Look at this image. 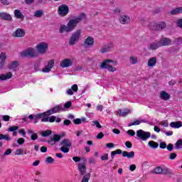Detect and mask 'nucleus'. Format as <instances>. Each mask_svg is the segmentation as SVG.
Returning a JSON list of instances; mask_svg holds the SVG:
<instances>
[{"instance_id":"f257e3e1","label":"nucleus","mask_w":182,"mask_h":182,"mask_svg":"<svg viewBox=\"0 0 182 182\" xmlns=\"http://www.w3.org/2000/svg\"><path fill=\"white\" fill-rule=\"evenodd\" d=\"M85 16L86 15L85 13H82L80 16L70 19L68 22L67 25H61L59 29L60 33H63V32H72V31H74L75 28L77 26V23H79L82 19H85Z\"/></svg>"},{"instance_id":"f03ea898","label":"nucleus","mask_w":182,"mask_h":182,"mask_svg":"<svg viewBox=\"0 0 182 182\" xmlns=\"http://www.w3.org/2000/svg\"><path fill=\"white\" fill-rule=\"evenodd\" d=\"M82 38V30L78 29L74 33H72L70 40H69V45L70 46H73L76 45L77 42H79V40Z\"/></svg>"},{"instance_id":"8fccbe9b","label":"nucleus","mask_w":182,"mask_h":182,"mask_svg":"<svg viewBox=\"0 0 182 182\" xmlns=\"http://www.w3.org/2000/svg\"><path fill=\"white\" fill-rule=\"evenodd\" d=\"M127 134H129V136H131L132 137H133L136 134V132H134V130L129 129L127 131Z\"/></svg>"},{"instance_id":"58836bf2","label":"nucleus","mask_w":182,"mask_h":182,"mask_svg":"<svg viewBox=\"0 0 182 182\" xmlns=\"http://www.w3.org/2000/svg\"><path fill=\"white\" fill-rule=\"evenodd\" d=\"M154 174H161L163 173V168L159 166L154 169Z\"/></svg>"},{"instance_id":"412c9836","label":"nucleus","mask_w":182,"mask_h":182,"mask_svg":"<svg viewBox=\"0 0 182 182\" xmlns=\"http://www.w3.org/2000/svg\"><path fill=\"white\" fill-rule=\"evenodd\" d=\"M11 77H12V73L11 72L0 75V80H8V79H11Z\"/></svg>"},{"instance_id":"ddd939ff","label":"nucleus","mask_w":182,"mask_h":182,"mask_svg":"<svg viewBox=\"0 0 182 182\" xmlns=\"http://www.w3.org/2000/svg\"><path fill=\"white\" fill-rule=\"evenodd\" d=\"M161 46H171L173 45V41L169 38H162L159 41Z\"/></svg>"},{"instance_id":"c85d7f7f","label":"nucleus","mask_w":182,"mask_h":182,"mask_svg":"<svg viewBox=\"0 0 182 182\" xmlns=\"http://www.w3.org/2000/svg\"><path fill=\"white\" fill-rule=\"evenodd\" d=\"M171 15H178V14H182V6L177 7L170 11Z\"/></svg>"},{"instance_id":"774afa93","label":"nucleus","mask_w":182,"mask_h":182,"mask_svg":"<svg viewBox=\"0 0 182 182\" xmlns=\"http://www.w3.org/2000/svg\"><path fill=\"white\" fill-rule=\"evenodd\" d=\"M31 137V140H36L38 139V134H33Z\"/></svg>"},{"instance_id":"49530a36","label":"nucleus","mask_w":182,"mask_h":182,"mask_svg":"<svg viewBox=\"0 0 182 182\" xmlns=\"http://www.w3.org/2000/svg\"><path fill=\"white\" fill-rule=\"evenodd\" d=\"M159 126H164V127H168V122L167 121H162L159 123Z\"/></svg>"},{"instance_id":"9d476101","label":"nucleus","mask_w":182,"mask_h":182,"mask_svg":"<svg viewBox=\"0 0 182 182\" xmlns=\"http://www.w3.org/2000/svg\"><path fill=\"white\" fill-rule=\"evenodd\" d=\"M78 170L81 176L86 174V159H82L81 162L77 164Z\"/></svg>"},{"instance_id":"c03bdc74","label":"nucleus","mask_w":182,"mask_h":182,"mask_svg":"<svg viewBox=\"0 0 182 182\" xmlns=\"http://www.w3.org/2000/svg\"><path fill=\"white\" fill-rule=\"evenodd\" d=\"M15 154L16 156H22V154H23V149H18L16 150Z\"/></svg>"},{"instance_id":"2eb2a0df","label":"nucleus","mask_w":182,"mask_h":182,"mask_svg":"<svg viewBox=\"0 0 182 182\" xmlns=\"http://www.w3.org/2000/svg\"><path fill=\"white\" fill-rule=\"evenodd\" d=\"M112 48H113V44L107 43L101 47L100 52L101 53H106L107 52H110V50H112Z\"/></svg>"},{"instance_id":"4be33fe9","label":"nucleus","mask_w":182,"mask_h":182,"mask_svg":"<svg viewBox=\"0 0 182 182\" xmlns=\"http://www.w3.org/2000/svg\"><path fill=\"white\" fill-rule=\"evenodd\" d=\"M129 113H131L130 109H124L118 110V114L119 116H122L123 117L127 116V114H129Z\"/></svg>"},{"instance_id":"6e6552de","label":"nucleus","mask_w":182,"mask_h":182,"mask_svg":"<svg viewBox=\"0 0 182 182\" xmlns=\"http://www.w3.org/2000/svg\"><path fill=\"white\" fill-rule=\"evenodd\" d=\"M21 56L36 58L38 53H36V50H35V48H30L21 52Z\"/></svg>"},{"instance_id":"7ed1b4c3","label":"nucleus","mask_w":182,"mask_h":182,"mask_svg":"<svg viewBox=\"0 0 182 182\" xmlns=\"http://www.w3.org/2000/svg\"><path fill=\"white\" fill-rule=\"evenodd\" d=\"M60 145V151H63V153H69L70 147H72V141L69 139H64L61 141Z\"/></svg>"},{"instance_id":"b1692460","label":"nucleus","mask_w":182,"mask_h":182,"mask_svg":"<svg viewBox=\"0 0 182 182\" xmlns=\"http://www.w3.org/2000/svg\"><path fill=\"white\" fill-rule=\"evenodd\" d=\"M160 98L162 100H168V99H170V95L166 91H161L160 92Z\"/></svg>"},{"instance_id":"bb28decb","label":"nucleus","mask_w":182,"mask_h":182,"mask_svg":"<svg viewBox=\"0 0 182 182\" xmlns=\"http://www.w3.org/2000/svg\"><path fill=\"white\" fill-rule=\"evenodd\" d=\"M122 156L123 157H127V159H133V157H134V151L127 152L124 151L122 152Z\"/></svg>"},{"instance_id":"423d86ee","label":"nucleus","mask_w":182,"mask_h":182,"mask_svg":"<svg viewBox=\"0 0 182 182\" xmlns=\"http://www.w3.org/2000/svg\"><path fill=\"white\" fill-rule=\"evenodd\" d=\"M151 136V134H150V132H145L142 129L136 131V137H138V139H140L141 140H143L144 141H146V140L150 139Z\"/></svg>"},{"instance_id":"a878e982","label":"nucleus","mask_w":182,"mask_h":182,"mask_svg":"<svg viewBox=\"0 0 182 182\" xmlns=\"http://www.w3.org/2000/svg\"><path fill=\"white\" fill-rule=\"evenodd\" d=\"M14 16L17 18V19H23L24 16L22 14V12H21V10L19 9H16L14 11Z\"/></svg>"},{"instance_id":"052dcab7","label":"nucleus","mask_w":182,"mask_h":182,"mask_svg":"<svg viewBox=\"0 0 182 182\" xmlns=\"http://www.w3.org/2000/svg\"><path fill=\"white\" fill-rule=\"evenodd\" d=\"M12 153V149H8L4 154V156H9Z\"/></svg>"},{"instance_id":"a19ab883","label":"nucleus","mask_w":182,"mask_h":182,"mask_svg":"<svg viewBox=\"0 0 182 182\" xmlns=\"http://www.w3.org/2000/svg\"><path fill=\"white\" fill-rule=\"evenodd\" d=\"M173 42L176 45L180 46L182 43V38L181 37H178V38L174 39Z\"/></svg>"},{"instance_id":"7c9ffc66","label":"nucleus","mask_w":182,"mask_h":182,"mask_svg":"<svg viewBox=\"0 0 182 182\" xmlns=\"http://www.w3.org/2000/svg\"><path fill=\"white\" fill-rule=\"evenodd\" d=\"M0 18H1V19H4L5 21H11V19H12L11 15L6 13H1Z\"/></svg>"},{"instance_id":"864d4df0","label":"nucleus","mask_w":182,"mask_h":182,"mask_svg":"<svg viewBox=\"0 0 182 182\" xmlns=\"http://www.w3.org/2000/svg\"><path fill=\"white\" fill-rule=\"evenodd\" d=\"M166 149L167 150H168V151H172L173 149H174V146L173 145V144H168L166 146Z\"/></svg>"},{"instance_id":"39448f33","label":"nucleus","mask_w":182,"mask_h":182,"mask_svg":"<svg viewBox=\"0 0 182 182\" xmlns=\"http://www.w3.org/2000/svg\"><path fill=\"white\" fill-rule=\"evenodd\" d=\"M109 63H114V62L112 60H105L102 63H101L100 68L101 69H107L109 72H116L117 69L114 67H112Z\"/></svg>"},{"instance_id":"473e14b6","label":"nucleus","mask_w":182,"mask_h":182,"mask_svg":"<svg viewBox=\"0 0 182 182\" xmlns=\"http://www.w3.org/2000/svg\"><path fill=\"white\" fill-rule=\"evenodd\" d=\"M141 123H146V119L136 120L129 124V126H139Z\"/></svg>"},{"instance_id":"4d7b16f0","label":"nucleus","mask_w":182,"mask_h":182,"mask_svg":"<svg viewBox=\"0 0 182 182\" xmlns=\"http://www.w3.org/2000/svg\"><path fill=\"white\" fill-rule=\"evenodd\" d=\"M70 106H72V102L68 101L67 102L65 105H64V107L65 109H69V107H70Z\"/></svg>"},{"instance_id":"1a4fd4ad","label":"nucleus","mask_w":182,"mask_h":182,"mask_svg":"<svg viewBox=\"0 0 182 182\" xmlns=\"http://www.w3.org/2000/svg\"><path fill=\"white\" fill-rule=\"evenodd\" d=\"M69 14V6L66 4H62L58 6V14L59 16H66Z\"/></svg>"},{"instance_id":"6e6d98bb","label":"nucleus","mask_w":182,"mask_h":182,"mask_svg":"<svg viewBox=\"0 0 182 182\" xmlns=\"http://www.w3.org/2000/svg\"><path fill=\"white\" fill-rule=\"evenodd\" d=\"M74 124H80L82 123V119L77 118L73 120Z\"/></svg>"},{"instance_id":"5701e85b","label":"nucleus","mask_w":182,"mask_h":182,"mask_svg":"<svg viewBox=\"0 0 182 182\" xmlns=\"http://www.w3.org/2000/svg\"><path fill=\"white\" fill-rule=\"evenodd\" d=\"M160 47H161L160 41H156L150 44V49L151 50H156V49H159Z\"/></svg>"},{"instance_id":"f3484780","label":"nucleus","mask_w":182,"mask_h":182,"mask_svg":"<svg viewBox=\"0 0 182 182\" xmlns=\"http://www.w3.org/2000/svg\"><path fill=\"white\" fill-rule=\"evenodd\" d=\"M14 38H23L25 36V30L22 28H18L14 33Z\"/></svg>"},{"instance_id":"dca6fc26","label":"nucleus","mask_w":182,"mask_h":182,"mask_svg":"<svg viewBox=\"0 0 182 182\" xmlns=\"http://www.w3.org/2000/svg\"><path fill=\"white\" fill-rule=\"evenodd\" d=\"M73 63V61L71 59L65 58L61 61L60 65L61 68H69L72 66Z\"/></svg>"},{"instance_id":"20e7f679","label":"nucleus","mask_w":182,"mask_h":182,"mask_svg":"<svg viewBox=\"0 0 182 182\" xmlns=\"http://www.w3.org/2000/svg\"><path fill=\"white\" fill-rule=\"evenodd\" d=\"M149 28L151 29V31H163V29H166L167 24H166L163 21H159L158 23L152 22L148 25Z\"/></svg>"},{"instance_id":"ea45409f","label":"nucleus","mask_w":182,"mask_h":182,"mask_svg":"<svg viewBox=\"0 0 182 182\" xmlns=\"http://www.w3.org/2000/svg\"><path fill=\"white\" fill-rule=\"evenodd\" d=\"M50 134H52V131L50 130H46L41 133L43 137H48V136H50Z\"/></svg>"},{"instance_id":"680f3d73","label":"nucleus","mask_w":182,"mask_h":182,"mask_svg":"<svg viewBox=\"0 0 182 182\" xmlns=\"http://www.w3.org/2000/svg\"><path fill=\"white\" fill-rule=\"evenodd\" d=\"M125 146H126V147H127L128 149H132V142H130V141H127V142H125Z\"/></svg>"},{"instance_id":"13d9d810","label":"nucleus","mask_w":182,"mask_h":182,"mask_svg":"<svg viewBox=\"0 0 182 182\" xmlns=\"http://www.w3.org/2000/svg\"><path fill=\"white\" fill-rule=\"evenodd\" d=\"M101 160H102V161L109 160V154H105L103 156H101Z\"/></svg>"},{"instance_id":"79ce46f5","label":"nucleus","mask_w":182,"mask_h":182,"mask_svg":"<svg viewBox=\"0 0 182 182\" xmlns=\"http://www.w3.org/2000/svg\"><path fill=\"white\" fill-rule=\"evenodd\" d=\"M60 139H62V136L58 135V134H54L53 135V139L54 140V141L55 143H58V141H60Z\"/></svg>"},{"instance_id":"6ab92c4d","label":"nucleus","mask_w":182,"mask_h":182,"mask_svg":"<svg viewBox=\"0 0 182 182\" xmlns=\"http://www.w3.org/2000/svg\"><path fill=\"white\" fill-rule=\"evenodd\" d=\"M79 87H77V85L74 84L71 89H68L66 90V95H68L69 96H72L73 95V92H77Z\"/></svg>"},{"instance_id":"338daca9","label":"nucleus","mask_w":182,"mask_h":182,"mask_svg":"<svg viewBox=\"0 0 182 182\" xmlns=\"http://www.w3.org/2000/svg\"><path fill=\"white\" fill-rule=\"evenodd\" d=\"M177 25L178 28H182V18L178 20Z\"/></svg>"},{"instance_id":"e2e57ef3","label":"nucleus","mask_w":182,"mask_h":182,"mask_svg":"<svg viewBox=\"0 0 182 182\" xmlns=\"http://www.w3.org/2000/svg\"><path fill=\"white\" fill-rule=\"evenodd\" d=\"M55 120H56V117L55 116H51L50 118H48V122H50V123H53Z\"/></svg>"},{"instance_id":"69168bd1","label":"nucleus","mask_w":182,"mask_h":182,"mask_svg":"<svg viewBox=\"0 0 182 182\" xmlns=\"http://www.w3.org/2000/svg\"><path fill=\"white\" fill-rule=\"evenodd\" d=\"M129 170L130 171H134V170H136V165L135 164L130 165Z\"/></svg>"},{"instance_id":"e433bc0d","label":"nucleus","mask_w":182,"mask_h":182,"mask_svg":"<svg viewBox=\"0 0 182 182\" xmlns=\"http://www.w3.org/2000/svg\"><path fill=\"white\" fill-rule=\"evenodd\" d=\"M42 60H38L35 64H34V69L36 70V72H38L39 70H41V69L39 68L41 67V61Z\"/></svg>"},{"instance_id":"a211bd4d","label":"nucleus","mask_w":182,"mask_h":182,"mask_svg":"<svg viewBox=\"0 0 182 182\" xmlns=\"http://www.w3.org/2000/svg\"><path fill=\"white\" fill-rule=\"evenodd\" d=\"M119 22L122 23V25L130 23V17L129 16L122 15L119 17Z\"/></svg>"},{"instance_id":"0eeeda50","label":"nucleus","mask_w":182,"mask_h":182,"mask_svg":"<svg viewBox=\"0 0 182 182\" xmlns=\"http://www.w3.org/2000/svg\"><path fill=\"white\" fill-rule=\"evenodd\" d=\"M48 48H49V45L45 42H41L36 45L37 52L41 55H45L48 52Z\"/></svg>"},{"instance_id":"393cba45","label":"nucleus","mask_w":182,"mask_h":182,"mask_svg":"<svg viewBox=\"0 0 182 182\" xmlns=\"http://www.w3.org/2000/svg\"><path fill=\"white\" fill-rule=\"evenodd\" d=\"M18 66H19V63H18V61H13L9 65V69L15 72L16 71V69H18Z\"/></svg>"},{"instance_id":"c756f323","label":"nucleus","mask_w":182,"mask_h":182,"mask_svg":"<svg viewBox=\"0 0 182 182\" xmlns=\"http://www.w3.org/2000/svg\"><path fill=\"white\" fill-rule=\"evenodd\" d=\"M148 146L150 147V149H156L159 148V143L154 141H149L148 142Z\"/></svg>"},{"instance_id":"c9c22d12","label":"nucleus","mask_w":182,"mask_h":182,"mask_svg":"<svg viewBox=\"0 0 182 182\" xmlns=\"http://www.w3.org/2000/svg\"><path fill=\"white\" fill-rule=\"evenodd\" d=\"M0 140H6V141H9L11 140V137L8 134H0Z\"/></svg>"},{"instance_id":"37998d69","label":"nucleus","mask_w":182,"mask_h":182,"mask_svg":"<svg viewBox=\"0 0 182 182\" xmlns=\"http://www.w3.org/2000/svg\"><path fill=\"white\" fill-rule=\"evenodd\" d=\"M181 146H182V139H178L175 144V147L176 149H181Z\"/></svg>"},{"instance_id":"0e129e2a","label":"nucleus","mask_w":182,"mask_h":182,"mask_svg":"<svg viewBox=\"0 0 182 182\" xmlns=\"http://www.w3.org/2000/svg\"><path fill=\"white\" fill-rule=\"evenodd\" d=\"M104 136H105V134H103L102 132H100V133L97 135V139H103Z\"/></svg>"},{"instance_id":"3c124183","label":"nucleus","mask_w":182,"mask_h":182,"mask_svg":"<svg viewBox=\"0 0 182 182\" xmlns=\"http://www.w3.org/2000/svg\"><path fill=\"white\" fill-rule=\"evenodd\" d=\"M18 129H19V127L16 126L10 127L9 128V132H16V130H18Z\"/></svg>"},{"instance_id":"5fc2aeb1","label":"nucleus","mask_w":182,"mask_h":182,"mask_svg":"<svg viewBox=\"0 0 182 182\" xmlns=\"http://www.w3.org/2000/svg\"><path fill=\"white\" fill-rule=\"evenodd\" d=\"M18 144L22 145L25 143V139L23 138H18L17 140Z\"/></svg>"},{"instance_id":"9b49d317","label":"nucleus","mask_w":182,"mask_h":182,"mask_svg":"<svg viewBox=\"0 0 182 182\" xmlns=\"http://www.w3.org/2000/svg\"><path fill=\"white\" fill-rule=\"evenodd\" d=\"M53 66H55V60H50L48 62V65L43 68L41 72L43 73H49L53 69Z\"/></svg>"},{"instance_id":"4c0bfd02","label":"nucleus","mask_w":182,"mask_h":182,"mask_svg":"<svg viewBox=\"0 0 182 182\" xmlns=\"http://www.w3.org/2000/svg\"><path fill=\"white\" fill-rule=\"evenodd\" d=\"M89 180H90V173H87L83 176L81 182H89Z\"/></svg>"},{"instance_id":"de8ad7c7","label":"nucleus","mask_w":182,"mask_h":182,"mask_svg":"<svg viewBox=\"0 0 182 182\" xmlns=\"http://www.w3.org/2000/svg\"><path fill=\"white\" fill-rule=\"evenodd\" d=\"M73 160L75 161V163H79V161H80V163L82 162V159H80L79 156L73 157Z\"/></svg>"},{"instance_id":"4468645a","label":"nucleus","mask_w":182,"mask_h":182,"mask_svg":"<svg viewBox=\"0 0 182 182\" xmlns=\"http://www.w3.org/2000/svg\"><path fill=\"white\" fill-rule=\"evenodd\" d=\"M95 45V38L92 36H88L84 41V46L85 48H92Z\"/></svg>"},{"instance_id":"bf43d9fd","label":"nucleus","mask_w":182,"mask_h":182,"mask_svg":"<svg viewBox=\"0 0 182 182\" xmlns=\"http://www.w3.org/2000/svg\"><path fill=\"white\" fill-rule=\"evenodd\" d=\"M159 146L160 149H166V147H167V144H166V142H161L159 144Z\"/></svg>"},{"instance_id":"a18cd8bd","label":"nucleus","mask_w":182,"mask_h":182,"mask_svg":"<svg viewBox=\"0 0 182 182\" xmlns=\"http://www.w3.org/2000/svg\"><path fill=\"white\" fill-rule=\"evenodd\" d=\"M46 161L48 164H52V163H53V161H55V159H53V158L48 156L46 158Z\"/></svg>"},{"instance_id":"603ef678","label":"nucleus","mask_w":182,"mask_h":182,"mask_svg":"<svg viewBox=\"0 0 182 182\" xmlns=\"http://www.w3.org/2000/svg\"><path fill=\"white\" fill-rule=\"evenodd\" d=\"M177 157V154L176 153H171L169 155V159L170 160H174Z\"/></svg>"},{"instance_id":"2f4dec72","label":"nucleus","mask_w":182,"mask_h":182,"mask_svg":"<svg viewBox=\"0 0 182 182\" xmlns=\"http://www.w3.org/2000/svg\"><path fill=\"white\" fill-rule=\"evenodd\" d=\"M129 63H131V65H136L137 62H139V60H137V56L131 55L129 57Z\"/></svg>"},{"instance_id":"aec40b11","label":"nucleus","mask_w":182,"mask_h":182,"mask_svg":"<svg viewBox=\"0 0 182 182\" xmlns=\"http://www.w3.org/2000/svg\"><path fill=\"white\" fill-rule=\"evenodd\" d=\"M156 63H157V58L153 57L149 59L147 65L149 68H154Z\"/></svg>"},{"instance_id":"09e8293b","label":"nucleus","mask_w":182,"mask_h":182,"mask_svg":"<svg viewBox=\"0 0 182 182\" xmlns=\"http://www.w3.org/2000/svg\"><path fill=\"white\" fill-rule=\"evenodd\" d=\"M0 59L1 60L5 62V59H6V54L5 53H1L0 54Z\"/></svg>"},{"instance_id":"f704fd0d","label":"nucleus","mask_w":182,"mask_h":182,"mask_svg":"<svg viewBox=\"0 0 182 182\" xmlns=\"http://www.w3.org/2000/svg\"><path fill=\"white\" fill-rule=\"evenodd\" d=\"M34 16L36 18H42V16H43V11H42V10H37L34 13Z\"/></svg>"},{"instance_id":"f8f14e48","label":"nucleus","mask_w":182,"mask_h":182,"mask_svg":"<svg viewBox=\"0 0 182 182\" xmlns=\"http://www.w3.org/2000/svg\"><path fill=\"white\" fill-rule=\"evenodd\" d=\"M63 107L62 105H57L55 107L52 108L50 110L47 111L48 116H50V114H54V113H59V112H63Z\"/></svg>"},{"instance_id":"72a5a7b5","label":"nucleus","mask_w":182,"mask_h":182,"mask_svg":"<svg viewBox=\"0 0 182 182\" xmlns=\"http://www.w3.org/2000/svg\"><path fill=\"white\" fill-rule=\"evenodd\" d=\"M46 116H49L48 115V111L43 113L37 114L34 115V117L35 119H43V117H46Z\"/></svg>"},{"instance_id":"cd10ccee","label":"nucleus","mask_w":182,"mask_h":182,"mask_svg":"<svg viewBox=\"0 0 182 182\" xmlns=\"http://www.w3.org/2000/svg\"><path fill=\"white\" fill-rule=\"evenodd\" d=\"M170 126L173 129H180V127H182V123L181 122H173L170 123Z\"/></svg>"}]
</instances>
